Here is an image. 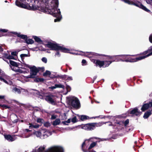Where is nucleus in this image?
<instances>
[{"instance_id": "1", "label": "nucleus", "mask_w": 152, "mask_h": 152, "mask_svg": "<svg viewBox=\"0 0 152 152\" xmlns=\"http://www.w3.org/2000/svg\"><path fill=\"white\" fill-rule=\"evenodd\" d=\"M39 7L37 10L47 13L50 14L57 18L54 22L59 21L62 16L59 9H58V0H44L39 1Z\"/></svg>"}, {"instance_id": "2", "label": "nucleus", "mask_w": 152, "mask_h": 152, "mask_svg": "<svg viewBox=\"0 0 152 152\" xmlns=\"http://www.w3.org/2000/svg\"><path fill=\"white\" fill-rule=\"evenodd\" d=\"M39 2L38 0H16L15 4L21 8L35 10L39 8Z\"/></svg>"}, {"instance_id": "3", "label": "nucleus", "mask_w": 152, "mask_h": 152, "mask_svg": "<svg viewBox=\"0 0 152 152\" xmlns=\"http://www.w3.org/2000/svg\"><path fill=\"white\" fill-rule=\"evenodd\" d=\"M99 139V138L94 137H92L88 140H85L82 145V149L84 152H89V150L94 147L97 144V141L94 142L93 139Z\"/></svg>"}, {"instance_id": "4", "label": "nucleus", "mask_w": 152, "mask_h": 152, "mask_svg": "<svg viewBox=\"0 0 152 152\" xmlns=\"http://www.w3.org/2000/svg\"><path fill=\"white\" fill-rule=\"evenodd\" d=\"M45 46L46 47L49 48L51 50H60L64 53H69L70 51L69 49L55 42H49L46 44Z\"/></svg>"}, {"instance_id": "5", "label": "nucleus", "mask_w": 152, "mask_h": 152, "mask_svg": "<svg viewBox=\"0 0 152 152\" xmlns=\"http://www.w3.org/2000/svg\"><path fill=\"white\" fill-rule=\"evenodd\" d=\"M125 3L129 5H133L138 7L146 12H149L150 11L146 7L143 6L141 3L137 1V0H120Z\"/></svg>"}, {"instance_id": "6", "label": "nucleus", "mask_w": 152, "mask_h": 152, "mask_svg": "<svg viewBox=\"0 0 152 152\" xmlns=\"http://www.w3.org/2000/svg\"><path fill=\"white\" fill-rule=\"evenodd\" d=\"M107 122H103L98 123H91L84 124L81 126L82 129L87 130H92L95 129L96 127H98L102 126L103 124Z\"/></svg>"}, {"instance_id": "7", "label": "nucleus", "mask_w": 152, "mask_h": 152, "mask_svg": "<svg viewBox=\"0 0 152 152\" xmlns=\"http://www.w3.org/2000/svg\"><path fill=\"white\" fill-rule=\"evenodd\" d=\"M127 55H119L118 56L119 59H117L118 61H123L126 62H135L139 61L137 57L132 58V57L127 58Z\"/></svg>"}, {"instance_id": "8", "label": "nucleus", "mask_w": 152, "mask_h": 152, "mask_svg": "<svg viewBox=\"0 0 152 152\" xmlns=\"http://www.w3.org/2000/svg\"><path fill=\"white\" fill-rule=\"evenodd\" d=\"M45 152H63V149L61 147L54 146L49 148Z\"/></svg>"}, {"instance_id": "9", "label": "nucleus", "mask_w": 152, "mask_h": 152, "mask_svg": "<svg viewBox=\"0 0 152 152\" xmlns=\"http://www.w3.org/2000/svg\"><path fill=\"white\" fill-rule=\"evenodd\" d=\"M30 69V75L24 77L25 78H32L35 77L38 72L37 69L35 66H31Z\"/></svg>"}, {"instance_id": "10", "label": "nucleus", "mask_w": 152, "mask_h": 152, "mask_svg": "<svg viewBox=\"0 0 152 152\" xmlns=\"http://www.w3.org/2000/svg\"><path fill=\"white\" fill-rule=\"evenodd\" d=\"M54 96L53 94H50L45 96V99L49 103L53 105L56 104V101L54 98Z\"/></svg>"}, {"instance_id": "11", "label": "nucleus", "mask_w": 152, "mask_h": 152, "mask_svg": "<svg viewBox=\"0 0 152 152\" xmlns=\"http://www.w3.org/2000/svg\"><path fill=\"white\" fill-rule=\"evenodd\" d=\"M71 104L72 106L75 108L78 109L80 107L79 101L76 98H74L72 99Z\"/></svg>"}, {"instance_id": "12", "label": "nucleus", "mask_w": 152, "mask_h": 152, "mask_svg": "<svg viewBox=\"0 0 152 152\" xmlns=\"http://www.w3.org/2000/svg\"><path fill=\"white\" fill-rule=\"evenodd\" d=\"M78 55L84 56L89 58L92 57L93 56H96L97 54L92 52H84L82 51H80L79 53H77Z\"/></svg>"}, {"instance_id": "13", "label": "nucleus", "mask_w": 152, "mask_h": 152, "mask_svg": "<svg viewBox=\"0 0 152 152\" xmlns=\"http://www.w3.org/2000/svg\"><path fill=\"white\" fill-rule=\"evenodd\" d=\"M148 53H149L147 55L144 56H139L137 58L139 59V60H140L152 55V46L150 47L149 49L147 51L144 52L145 54H146Z\"/></svg>"}, {"instance_id": "14", "label": "nucleus", "mask_w": 152, "mask_h": 152, "mask_svg": "<svg viewBox=\"0 0 152 152\" xmlns=\"http://www.w3.org/2000/svg\"><path fill=\"white\" fill-rule=\"evenodd\" d=\"M41 131L42 135L41 136V139L46 138L51 134L50 132L45 129H42Z\"/></svg>"}, {"instance_id": "15", "label": "nucleus", "mask_w": 152, "mask_h": 152, "mask_svg": "<svg viewBox=\"0 0 152 152\" xmlns=\"http://www.w3.org/2000/svg\"><path fill=\"white\" fill-rule=\"evenodd\" d=\"M5 138L10 142H12L14 141L16 138L15 136H12L10 135H4Z\"/></svg>"}, {"instance_id": "16", "label": "nucleus", "mask_w": 152, "mask_h": 152, "mask_svg": "<svg viewBox=\"0 0 152 152\" xmlns=\"http://www.w3.org/2000/svg\"><path fill=\"white\" fill-rule=\"evenodd\" d=\"M12 68V70L18 72L19 73H28V71L27 70L26 71H24L21 68H19L18 66L16 68Z\"/></svg>"}, {"instance_id": "17", "label": "nucleus", "mask_w": 152, "mask_h": 152, "mask_svg": "<svg viewBox=\"0 0 152 152\" xmlns=\"http://www.w3.org/2000/svg\"><path fill=\"white\" fill-rule=\"evenodd\" d=\"M21 65V68L24 71H26L27 70H28V73L29 72V69H30L31 68V66L30 65L24 63H22Z\"/></svg>"}, {"instance_id": "18", "label": "nucleus", "mask_w": 152, "mask_h": 152, "mask_svg": "<svg viewBox=\"0 0 152 152\" xmlns=\"http://www.w3.org/2000/svg\"><path fill=\"white\" fill-rule=\"evenodd\" d=\"M91 61L95 63L96 64V66L98 65L100 67H101L102 66L103 67L104 62L103 61L94 59H92Z\"/></svg>"}, {"instance_id": "19", "label": "nucleus", "mask_w": 152, "mask_h": 152, "mask_svg": "<svg viewBox=\"0 0 152 152\" xmlns=\"http://www.w3.org/2000/svg\"><path fill=\"white\" fill-rule=\"evenodd\" d=\"M25 91L24 89L21 88L17 87L14 88L12 90L13 92L18 94H20L21 92H23Z\"/></svg>"}, {"instance_id": "20", "label": "nucleus", "mask_w": 152, "mask_h": 152, "mask_svg": "<svg viewBox=\"0 0 152 152\" xmlns=\"http://www.w3.org/2000/svg\"><path fill=\"white\" fill-rule=\"evenodd\" d=\"M10 63V66L12 69V68H16L17 67L19 66V64L11 60L9 61Z\"/></svg>"}, {"instance_id": "21", "label": "nucleus", "mask_w": 152, "mask_h": 152, "mask_svg": "<svg viewBox=\"0 0 152 152\" xmlns=\"http://www.w3.org/2000/svg\"><path fill=\"white\" fill-rule=\"evenodd\" d=\"M29 125V129H32L33 128L34 129H37L40 126L38 124L36 123H30L28 124Z\"/></svg>"}, {"instance_id": "22", "label": "nucleus", "mask_w": 152, "mask_h": 152, "mask_svg": "<svg viewBox=\"0 0 152 152\" xmlns=\"http://www.w3.org/2000/svg\"><path fill=\"white\" fill-rule=\"evenodd\" d=\"M131 114H133L134 115L138 116L140 115V112L138 109L135 108L131 111L130 112Z\"/></svg>"}, {"instance_id": "23", "label": "nucleus", "mask_w": 152, "mask_h": 152, "mask_svg": "<svg viewBox=\"0 0 152 152\" xmlns=\"http://www.w3.org/2000/svg\"><path fill=\"white\" fill-rule=\"evenodd\" d=\"M14 34L16 35L18 37L24 39H26L27 38V35L20 34V33H18L17 32H12Z\"/></svg>"}, {"instance_id": "24", "label": "nucleus", "mask_w": 152, "mask_h": 152, "mask_svg": "<svg viewBox=\"0 0 152 152\" xmlns=\"http://www.w3.org/2000/svg\"><path fill=\"white\" fill-rule=\"evenodd\" d=\"M118 55H115L113 56H107V59L109 60L112 59L114 58H115V59L114 60L112 61H117V59H119V57L118 56Z\"/></svg>"}, {"instance_id": "25", "label": "nucleus", "mask_w": 152, "mask_h": 152, "mask_svg": "<svg viewBox=\"0 0 152 152\" xmlns=\"http://www.w3.org/2000/svg\"><path fill=\"white\" fill-rule=\"evenodd\" d=\"M149 107H150L148 103L145 104L142 106L141 110L142 111H143L148 109Z\"/></svg>"}, {"instance_id": "26", "label": "nucleus", "mask_w": 152, "mask_h": 152, "mask_svg": "<svg viewBox=\"0 0 152 152\" xmlns=\"http://www.w3.org/2000/svg\"><path fill=\"white\" fill-rule=\"evenodd\" d=\"M34 134L36 136L38 137H39L41 138V136H42L41 131H36L34 132Z\"/></svg>"}, {"instance_id": "27", "label": "nucleus", "mask_w": 152, "mask_h": 152, "mask_svg": "<svg viewBox=\"0 0 152 152\" xmlns=\"http://www.w3.org/2000/svg\"><path fill=\"white\" fill-rule=\"evenodd\" d=\"M103 61L104 62L103 67H104L108 66L113 62L112 61Z\"/></svg>"}, {"instance_id": "28", "label": "nucleus", "mask_w": 152, "mask_h": 152, "mask_svg": "<svg viewBox=\"0 0 152 152\" xmlns=\"http://www.w3.org/2000/svg\"><path fill=\"white\" fill-rule=\"evenodd\" d=\"M151 114V111H148L145 113L143 116V118L145 119L147 118Z\"/></svg>"}, {"instance_id": "29", "label": "nucleus", "mask_w": 152, "mask_h": 152, "mask_svg": "<svg viewBox=\"0 0 152 152\" xmlns=\"http://www.w3.org/2000/svg\"><path fill=\"white\" fill-rule=\"evenodd\" d=\"M46 147L45 145H43L39 147L37 151H36L37 152H43Z\"/></svg>"}, {"instance_id": "30", "label": "nucleus", "mask_w": 152, "mask_h": 152, "mask_svg": "<svg viewBox=\"0 0 152 152\" xmlns=\"http://www.w3.org/2000/svg\"><path fill=\"white\" fill-rule=\"evenodd\" d=\"M4 56L5 58L8 59H15V57L14 56H12H12L10 55H8L7 54H4Z\"/></svg>"}, {"instance_id": "31", "label": "nucleus", "mask_w": 152, "mask_h": 152, "mask_svg": "<svg viewBox=\"0 0 152 152\" xmlns=\"http://www.w3.org/2000/svg\"><path fill=\"white\" fill-rule=\"evenodd\" d=\"M90 119L89 117L86 115H81L80 116V119L82 121H85Z\"/></svg>"}, {"instance_id": "32", "label": "nucleus", "mask_w": 152, "mask_h": 152, "mask_svg": "<svg viewBox=\"0 0 152 152\" xmlns=\"http://www.w3.org/2000/svg\"><path fill=\"white\" fill-rule=\"evenodd\" d=\"M33 38L35 40V41L38 43H40L42 42V41L41 40L40 38L37 36H33Z\"/></svg>"}, {"instance_id": "33", "label": "nucleus", "mask_w": 152, "mask_h": 152, "mask_svg": "<svg viewBox=\"0 0 152 152\" xmlns=\"http://www.w3.org/2000/svg\"><path fill=\"white\" fill-rule=\"evenodd\" d=\"M60 122L61 121L59 119H57L53 122V124L54 126L57 125L59 124Z\"/></svg>"}, {"instance_id": "34", "label": "nucleus", "mask_w": 152, "mask_h": 152, "mask_svg": "<svg viewBox=\"0 0 152 152\" xmlns=\"http://www.w3.org/2000/svg\"><path fill=\"white\" fill-rule=\"evenodd\" d=\"M26 42L28 44H32L34 42V41L32 39H26Z\"/></svg>"}, {"instance_id": "35", "label": "nucleus", "mask_w": 152, "mask_h": 152, "mask_svg": "<svg viewBox=\"0 0 152 152\" xmlns=\"http://www.w3.org/2000/svg\"><path fill=\"white\" fill-rule=\"evenodd\" d=\"M31 135V134H28L27 135H25L24 134L21 135H19L18 136L23 138H28Z\"/></svg>"}, {"instance_id": "36", "label": "nucleus", "mask_w": 152, "mask_h": 152, "mask_svg": "<svg viewBox=\"0 0 152 152\" xmlns=\"http://www.w3.org/2000/svg\"><path fill=\"white\" fill-rule=\"evenodd\" d=\"M30 55V54L28 53V54H22L20 55V56L22 59H24L25 57H29Z\"/></svg>"}, {"instance_id": "37", "label": "nucleus", "mask_w": 152, "mask_h": 152, "mask_svg": "<svg viewBox=\"0 0 152 152\" xmlns=\"http://www.w3.org/2000/svg\"><path fill=\"white\" fill-rule=\"evenodd\" d=\"M23 134L25 135H27L26 133L31 131V130L28 129H26L23 130Z\"/></svg>"}, {"instance_id": "38", "label": "nucleus", "mask_w": 152, "mask_h": 152, "mask_svg": "<svg viewBox=\"0 0 152 152\" xmlns=\"http://www.w3.org/2000/svg\"><path fill=\"white\" fill-rule=\"evenodd\" d=\"M50 74L51 73L50 71L47 70L45 73H43V75L44 76H47L50 75Z\"/></svg>"}, {"instance_id": "39", "label": "nucleus", "mask_w": 152, "mask_h": 152, "mask_svg": "<svg viewBox=\"0 0 152 152\" xmlns=\"http://www.w3.org/2000/svg\"><path fill=\"white\" fill-rule=\"evenodd\" d=\"M56 88H64V86L62 84H55Z\"/></svg>"}, {"instance_id": "40", "label": "nucleus", "mask_w": 152, "mask_h": 152, "mask_svg": "<svg viewBox=\"0 0 152 152\" xmlns=\"http://www.w3.org/2000/svg\"><path fill=\"white\" fill-rule=\"evenodd\" d=\"M60 56L61 54L58 51H57L54 55V56L55 57H59Z\"/></svg>"}, {"instance_id": "41", "label": "nucleus", "mask_w": 152, "mask_h": 152, "mask_svg": "<svg viewBox=\"0 0 152 152\" xmlns=\"http://www.w3.org/2000/svg\"><path fill=\"white\" fill-rule=\"evenodd\" d=\"M37 121L38 123H42L43 122V120L42 119L39 118L37 119Z\"/></svg>"}, {"instance_id": "42", "label": "nucleus", "mask_w": 152, "mask_h": 152, "mask_svg": "<svg viewBox=\"0 0 152 152\" xmlns=\"http://www.w3.org/2000/svg\"><path fill=\"white\" fill-rule=\"evenodd\" d=\"M67 75H62L60 76L61 78L66 80Z\"/></svg>"}, {"instance_id": "43", "label": "nucleus", "mask_w": 152, "mask_h": 152, "mask_svg": "<svg viewBox=\"0 0 152 152\" xmlns=\"http://www.w3.org/2000/svg\"><path fill=\"white\" fill-rule=\"evenodd\" d=\"M11 55L12 56H14L15 58H16L17 55L18 54V53L16 51H14L11 52Z\"/></svg>"}, {"instance_id": "44", "label": "nucleus", "mask_w": 152, "mask_h": 152, "mask_svg": "<svg viewBox=\"0 0 152 152\" xmlns=\"http://www.w3.org/2000/svg\"><path fill=\"white\" fill-rule=\"evenodd\" d=\"M44 126L46 127H48L50 126V124L48 122H45L44 124Z\"/></svg>"}, {"instance_id": "45", "label": "nucleus", "mask_w": 152, "mask_h": 152, "mask_svg": "<svg viewBox=\"0 0 152 152\" xmlns=\"http://www.w3.org/2000/svg\"><path fill=\"white\" fill-rule=\"evenodd\" d=\"M71 121L73 123H75L77 121L76 117V116H75L74 117H73L71 119Z\"/></svg>"}, {"instance_id": "46", "label": "nucleus", "mask_w": 152, "mask_h": 152, "mask_svg": "<svg viewBox=\"0 0 152 152\" xmlns=\"http://www.w3.org/2000/svg\"><path fill=\"white\" fill-rule=\"evenodd\" d=\"M2 108L5 109H9L10 108V106L7 105L5 104H3Z\"/></svg>"}, {"instance_id": "47", "label": "nucleus", "mask_w": 152, "mask_h": 152, "mask_svg": "<svg viewBox=\"0 0 152 152\" xmlns=\"http://www.w3.org/2000/svg\"><path fill=\"white\" fill-rule=\"evenodd\" d=\"M0 80L1 81H3L6 84H9L8 82L7 81L4 79L2 78V76H0Z\"/></svg>"}, {"instance_id": "48", "label": "nucleus", "mask_w": 152, "mask_h": 152, "mask_svg": "<svg viewBox=\"0 0 152 152\" xmlns=\"http://www.w3.org/2000/svg\"><path fill=\"white\" fill-rule=\"evenodd\" d=\"M42 61L45 63H46L47 61V60L46 58L43 57L42 59Z\"/></svg>"}, {"instance_id": "49", "label": "nucleus", "mask_w": 152, "mask_h": 152, "mask_svg": "<svg viewBox=\"0 0 152 152\" xmlns=\"http://www.w3.org/2000/svg\"><path fill=\"white\" fill-rule=\"evenodd\" d=\"M8 30L6 29H1L0 30V32L4 33L7 32Z\"/></svg>"}, {"instance_id": "50", "label": "nucleus", "mask_w": 152, "mask_h": 152, "mask_svg": "<svg viewBox=\"0 0 152 152\" xmlns=\"http://www.w3.org/2000/svg\"><path fill=\"white\" fill-rule=\"evenodd\" d=\"M73 80L72 77L71 76H67L66 80L69 81V80Z\"/></svg>"}, {"instance_id": "51", "label": "nucleus", "mask_w": 152, "mask_h": 152, "mask_svg": "<svg viewBox=\"0 0 152 152\" xmlns=\"http://www.w3.org/2000/svg\"><path fill=\"white\" fill-rule=\"evenodd\" d=\"M149 39L150 42L152 43V33L150 35L149 38Z\"/></svg>"}, {"instance_id": "52", "label": "nucleus", "mask_w": 152, "mask_h": 152, "mask_svg": "<svg viewBox=\"0 0 152 152\" xmlns=\"http://www.w3.org/2000/svg\"><path fill=\"white\" fill-rule=\"evenodd\" d=\"M66 89L68 92L69 91L71 90V88L70 86L68 85L66 86Z\"/></svg>"}, {"instance_id": "53", "label": "nucleus", "mask_w": 152, "mask_h": 152, "mask_svg": "<svg viewBox=\"0 0 152 152\" xmlns=\"http://www.w3.org/2000/svg\"><path fill=\"white\" fill-rule=\"evenodd\" d=\"M129 123V120L128 119L126 120L124 123V125L126 126Z\"/></svg>"}, {"instance_id": "54", "label": "nucleus", "mask_w": 152, "mask_h": 152, "mask_svg": "<svg viewBox=\"0 0 152 152\" xmlns=\"http://www.w3.org/2000/svg\"><path fill=\"white\" fill-rule=\"evenodd\" d=\"M56 88V85H55L54 86H51V87H49V88L51 89L52 90H53Z\"/></svg>"}, {"instance_id": "55", "label": "nucleus", "mask_w": 152, "mask_h": 152, "mask_svg": "<svg viewBox=\"0 0 152 152\" xmlns=\"http://www.w3.org/2000/svg\"><path fill=\"white\" fill-rule=\"evenodd\" d=\"M146 2L148 4H150L152 2V0H147Z\"/></svg>"}, {"instance_id": "56", "label": "nucleus", "mask_w": 152, "mask_h": 152, "mask_svg": "<svg viewBox=\"0 0 152 152\" xmlns=\"http://www.w3.org/2000/svg\"><path fill=\"white\" fill-rule=\"evenodd\" d=\"M56 118V116L54 115H53L51 116V119L52 120L55 119Z\"/></svg>"}, {"instance_id": "57", "label": "nucleus", "mask_w": 152, "mask_h": 152, "mask_svg": "<svg viewBox=\"0 0 152 152\" xmlns=\"http://www.w3.org/2000/svg\"><path fill=\"white\" fill-rule=\"evenodd\" d=\"M36 94L38 96H40L41 95V93L39 91H36Z\"/></svg>"}, {"instance_id": "58", "label": "nucleus", "mask_w": 152, "mask_h": 152, "mask_svg": "<svg viewBox=\"0 0 152 152\" xmlns=\"http://www.w3.org/2000/svg\"><path fill=\"white\" fill-rule=\"evenodd\" d=\"M82 63L83 64H85L86 63V61L84 59H83L82 60Z\"/></svg>"}, {"instance_id": "59", "label": "nucleus", "mask_w": 152, "mask_h": 152, "mask_svg": "<svg viewBox=\"0 0 152 152\" xmlns=\"http://www.w3.org/2000/svg\"><path fill=\"white\" fill-rule=\"evenodd\" d=\"M97 77L96 76H95L94 77L93 80L92 82L93 83H94V81L96 79V78H97Z\"/></svg>"}, {"instance_id": "60", "label": "nucleus", "mask_w": 152, "mask_h": 152, "mask_svg": "<svg viewBox=\"0 0 152 152\" xmlns=\"http://www.w3.org/2000/svg\"><path fill=\"white\" fill-rule=\"evenodd\" d=\"M148 104L150 107H152V101L151 102H150Z\"/></svg>"}, {"instance_id": "61", "label": "nucleus", "mask_w": 152, "mask_h": 152, "mask_svg": "<svg viewBox=\"0 0 152 152\" xmlns=\"http://www.w3.org/2000/svg\"><path fill=\"white\" fill-rule=\"evenodd\" d=\"M71 120V119H69L66 121V122H67L68 123H70V122Z\"/></svg>"}, {"instance_id": "62", "label": "nucleus", "mask_w": 152, "mask_h": 152, "mask_svg": "<svg viewBox=\"0 0 152 152\" xmlns=\"http://www.w3.org/2000/svg\"><path fill=\"white\" fill-rule=\"evenodd\" d=\"M5 96H0V99H3L4 98Z\"/></svg>"}, {"instance_id": "63", "label": "nucleus", "mask_w": 152, "mask_h": 152, "mask_svg": "<svg viewBox=\"0 0 152 152\" xmlns=\"http://www.w3.org/2000/svg\"><path fill=\"white\" fill-rule=\"evenodd\" d=\"M3 51V49L1 45H0V52H2Z\"/></svg>"}, {"instance_id": "64", "label": "nucleus", "mask_w": 152, "mask_h": 152, "mask_svg": "<svg viewBox=\"0 0 152 152\" xmlns=\"http://www.w3.org/2000/svg\"><path fill=\"white\" fill-rule=\"evenodd\" d=\"M39 80L40 81H43L44 80V79L42 78H40Z\"/></svg>"}]
</instances>
